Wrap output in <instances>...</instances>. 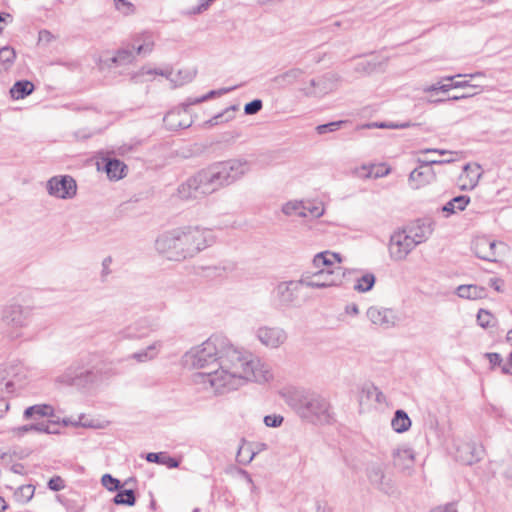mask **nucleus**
<instances>
[{"mask_svg": "<svg viewBox=\"0 0 512 512\" xmlns=\"http://www.w3.org/2000/svg\"><path fill=\"white\" fill-rule=\"evenodd\" d=\"M493 319L492 314L484 309H480L477 314V322L478 324L483 327L487 328L491 325V320Z\"/></svg>", "mask_w": 512, "mask_h": 512, "instance_id": "3c124183", "label": "nucleus"}, {"mask_svg": "<svg viewBox=\"0 0 512 512\" xmlns=\"http://www.w3.org/2000/svg\"><path fill=\"white\" fill-rule=\"evenodd\" d=\"M16 497L22 502H28L34 495V487L32 485H23L16 491Z\"/></svg>", "mask_w": 512, "mask_h": 512, "instance_id": "49530a36", "label": "nucleus"}, {"mask_svg": "<svg viewBox=\"0 0 512 512\" xmlns=\"http://www.w3.org/2000/svg\"><path fill=\"white\" fill-rule=\"evenodd\" d=\"M263 107L262 100L260 99H254L253 101L247 103L244 106V112L247 115H254L258 113Z\"/></svg>", "mask_w": 512, "mask_h": 512, "instance_id": "864d4df0", "label": "nucleus"}, {"mask_svg": "<svg viewBox=\"0 0 512 512\" xmlns=\"http://www.w3.org/2000/svg\"><path fill=\"white\" fill-rule=\"evenodd\" d=\"M346 121L340 120V121H334L327 124H321L316 127V131L318 134H326L329 132H334L338 130L342 125H344Z\"/></svg>", "mask_w": 512, "mask_h": 512, "instance_id": "a18cd8bd", "label": "nucleus"}, {"mask_svg": "<svg viewBox=\"0 0 512 512\" xmlns=\"http://www.w3.org/2000/svg\"><path fill=\"white\" fill-rule=\"evenodd\" d=\"M283 417L281 415H267L264 417V423L267 427H279L283 422Z\"/></svg>", "mask_w": 512, "mask_h": 512, "instance_id": "5fc2aeb1", "label": "nucleus"}, {"mask_svg": "<svg viewBox=\"0 0 512 512\" xmlns=\"http://www.w3.org/2000/svg\"><path fill=\"white\" fill-rule=\"evenodd\" d=\"M340 76L329 72L318 79H312L309 85L301 88V92L307 97H322L337 89L340 83Z\"/></svg>", "mask_w": 512, "mask_h": 512, "instance_id": "9b49d317", "label": "nucleus"}, {"mask_svg": "<svg viewBox=\"0 0 512 512\" xmlns=\"http://www.w3.org/2000/svg\"><path fill=\"white\" fill-rule=\"evenodd\" d=\"M431 512H458V510L454 503H448L433 508Z\"/></svg>", "mask_w": 512, "mask_h": 512, "instance_id": "680f3d73", "label": "nucleus"}, {"mask_svg": "<svg viewBox=\"0 0 512 512\" xmlns=\"http://www.w3.org/2000/svg\"><path fill=\"white\" fill-rule=\"evenodd\" d=\"M215 0H200L199 4L192 8V14H200L206 11Z\"/></svg>", "mask_w": 512, "mask_h": 512, "instance_id": "13d9d810", "label": "nucleus"}, {"mask_svg": "<svg viewBox=\"0 0 512 512\" xmlns=\"http://www.w3.org/2000/svg\"><path fill=\"white\" fill-rule=\"evenodd\" d=\"M46 187L50 196L59 199H72L77 193L76 181L68 175L50 178Z\"/></svg>", "mask_w": 512, "mask_h": 512, "instance_id": "ddd939ff", "label": "nucleus"}, {"mask_svg": "<svg viewBox=\"0 0 512 512\" xmlns=\"http://www.w3.org/2000/svg\"><path fill=\"white\" fill-rule=\"evenodd\" d=\"M366 315L374 325L384 329L394 327L399 321L397 312L392 308L371 306L367 309Z\"/></svg>", "mask_w": 512, "mask_h": 512, "instance_id": "2eb2a0df", "label": "nucleus"}, {"mask_svg": "<svg viewBox=\"0 0 512 512\" xmlns=\"http://www.w3.org/2000/svg\"><path fill=\"white\" fill-rule=\"evenodd\" d=\"M334 262H341V256L338 253L324 251L316 254L313 258L315 268L332 269Z\"/></svg>", "mask_w": 512, "mask_h": 512, "instance_id": "bb28decb", "label": "nucleus"}, {"mask_svg": "<svg viewBox=\"0 0 512 512\" xmlns=\"http://www.w3.org/2000/svg\"><path fill=\"white\" fill-rule=\"evenodd\" d=\"M115 7L124 15H131L135 11V7L132 3L127 0H114Z\"/></svg>", "mask_w": 512, "mask_h": 512, "instance_id": "8fccbe9b", "label": "nucleus"}, {"mask_svg": "<svg viewBox=\"0 0 512 512\" xmlns=\"http://www.w3.org/2000/svg\"><path fill=\"white\" fill-rule=\"evenodd\" d=\"M255 457V452H251L250 450H245L243 447H240L237 452V461L240 464H248L250 463L253 458Z\"/></svg>", "mask_w": 512, "mask_h": 512, "instance_id": "603ef678", "label": "nucleus"}, {"mask_svg": "<svg viewBox=\"0 0 512 512\" xmlns=\"http://www.w3.org/2000/svg\"><path fill=\"white\" fill-rule=\"evenodd\" d=\"M254 335L261 345L269 349L281 347L288 339L286 330L280 326L261 325Z\"/></svg>", "mask_w": 512, "mask_h": 512, "instance_id": "f8f14e48", "label": "nucleus"}, {"mask_svg": "<svg viewBox=\"0 0 512 512\" xmlns=\"http://www.w3.org/2000/svg\"><path fill=\"white\" fill-rule=\"evenodd\" d=\"M393 465L406 475H411L415 462V454L411 448L399 447L393 450Z\"/></svg>", "mask_w": 512, "mask_h": 512, "instance_id": "aec40b11", "label": "nucleus"}, {"mask_svg": "<svg viewBox=\"0 0 512 512\" xmlns=\"http://www.w3.org/2000/svg\"><path fill=\"white\" fill-rule=\"evenodd\" d=\"M54 412V409L52 406L47 404H38L33 405L25 409L24 411V418L30 419V418H37V417H48L52 416Z\"/></svg>", "mask_w": 512, "mask_h": 512, "instance_id": "72a5a7b5", "label": "nucleus"}, {"mask_svg": "<svg viewBox=\"0 0 512 512\" xmlns=\"http://www.w3.org/2000/svg\"><path fill=\"white\" fill-rule=\"evenodd\" d=\"M391 169L386 164H371V165H362L361 167L356 169V174L361 178H381L387 176L390 173Z\"/></svg>", "mask_w": 512, "mask_h": 512, "instance_id": "a878e982", "label": "nucleus"}, {"mask_svg": "<svg viewBox=\"0 0 512 512\" xmlns=\"http://www.w3.org/2000/svg\"><path fill=\"white\" fill-rule=\"evenodd\" d=\"M112 263V258L110 256L106 257L102 261V271H101V277L105 279L110 273V265Z\"/></svg>", "mask_w": 512, "mask_h": 512, "instance_id": "e2e57ef3", "label": "nucleus"}, {"mask_svg": "<svg viewBox=\"0 0 512 512\" xmlns=\"http://www.w3.org/2000/svg\"><path fill=\"white\" fill-rule=\"evenodd\" d=\"M282 212L287 216L308 217L307 206L302 201H289L282 207Z\"/></svg>", "mask_w": 512, "mask_h": 512, "instance_id": "f704fd0d", "label": "nucleus"}, {"mask_svg": "<svg viewBox=\"0 0 512 512\" xmlns=\"http://www.w3.org/2000/svg\"><path fill=\"white\" fill-rule=\"evenodd\" d=\"M181 458L171 457L168 453L162 452V465L168 468H176L179 466Z\"/></svg>", "mask_w": 512, "mask_h": 512, "instance_id": "6e6d98bb", "label": "nucleus"}, {"mask_svg": "<svg viewBox=\"0 0 512 512\" xmlns=\"http://www.w3.org/2000/svg\"><path fill=\"white\" fill-rule=\"evenodd\" d=\"M135 501V494L131 489L119 491L113 499V502L117 505L133 506Z\"/></svg>", "mask_w": 512, "mask_h": 512, "instance_id": "a19ab883", "label": "nucleus"}, {"mask_svg": "<svg viewBox=\"0 0 512 512\" xmlns=\"http://www.w3.org/2000/svg\"><path fill=\"white\" fill-rule=\"evenodd\" d=\"M162 122L169 130L187 128L190 126V120L186 108H175L162 118Z\"/></svg>", "mask_w": 512, "mask_h": 512, "instance_id": "4be33fe9", "label": "nucleus"}, {"mask_svg": "<svg viewBox=\"0 0 512 512\" xmlns=\"http://www.w3.org/2000/svg\"><path fill=\"white\" fill-rule=\"evenodd\" d=\"M376 126L379 128L404 129V128L410 127L411 124H410V122H404V123H400V124L393 123V122H390V123L382 122L380 124H377Z\"/></svg>", "mask_w": 512, "mask_h": 512, "instance_id": "bf43d9fd", "label": "nucleus"}, {"mask_svg": "<svg viewBox=\"0 0 512 512\" xmlns=\"http://www.w3.org/2000/svg\"><path fill=\"white\" fill-rule=\"evenodd\" d=\"M132 46L137 55L146 56L152 52L154 41L151 35L143 34L141 38L135 40Z\"/></svg>", "mask_w": 512, "mask_h": 512, "instance_id": "7c9ffc66", "label": "nucleus"}, {"mask_svg": "<svg viewBox=\"0 0 512 512\" xmlns=\"http://www.w3.org/2000/svg\"><path fill=\"white\" fill-rule=\"evenodd\" d=\"M470 203V197L466 195H459L452 198L445 205L442 206L441 211L447 213V216L463 211Z\"/></svg>", "mask_w": 512, "mask_h": 512, "instance_id": "cd10ccee", "label": "nucleus"}, {"mask_svg": "<svg viewBox=\"0 0 512 512\" xmlns=\"http://www.w3.org/2000/svg\"><path fill=\"white\" fill-rule=\"evenodd\" d=\"M483 447L475 442H465L460 444L456 450V459L465 465H472L481 460L483 456Z\"/></svg>", "mask_w": 512, "mask_h": 512, "instance_id": "a211bd4d", "label": "nucleus"}, {"mask_svg": "<svg viewBox=\"0 0 512 512\" xmlns=\"http://www.w3.org/2000/svg\"><path fill=\"white\" fill-rule=\"evenodd\" d=\"M96 164L98 170L103 169L110 180L122 179L127 169L122 161L111 158L109 152H99Z\"/></svg>", "mask_w": 512, "mask_h": 512, "instance_id": "dca6fc26", "label": "nucleus"}, {"mask_svg": "<svg viewBox=\"0 0 512 512\" xmlns=\"http://www.w3.org/2000/svg\"><path fill=\"white\" fill-rule=\"evenodd\" d=\"M415 242L406 230L396 231L390 237L389 254L392 260L402 261L415 248Z\"/></svg>", "mask_w": 512, "mask_h": 512, "instance_id": "4468645a", "label": "nucleus"}, {"mask_svg": "<svg viewBox=\"0 0 512 512\" xmlns=\"http://www.w3.org/2000/svg\"><path fill=\"white\" fill-rule=\"evenodd\" d=\"M249 170L250 165L246 160L231 159L215 163L189 177L178 187L177 195L182 200L205 197L233 184Z\"/></svg>", "mask_w": 512, "mask_h": 512, "instance_id": "f03ea898", "label": "nucleus"}, {"mask_svg": "<svg viewBox=\"0 0 512 512\" xmlns=\"http://www.w3.org/2000/svg\"><path fill=\"white\" fill-rule=\"evenodd\" d=\"M427 436H434L436 440H441V432L436 417L430 416L426 422Z\"/></svg>", "mask_w": 512, "mask_h": 512, "instance_id": "c03bdc74", "label": "nucleus"}, {"mask_svg": "<svg viewBox=\"0 0 512 512\" xmlns=\"http://www.w3.org/2000/svg\"><path fill=\"white\" fill-rule=\"evenodd\" d=\"M486 357L493 366L499 365L502 361V358L498 353H487Z\"/></svg>", "mask_w": 512, "mask_h": 512, "instance_id": "69168bd1", "label": "nucleus"}, {"mask_svg": "<svg viewBox=\"0 0 512 512\" xmlns=\"http://www.w3.org/2000/svg\"><path fill=\"white\" fill-rule=\"evenodd\" d=\"M453 157L444 159H418L419 168L414 169L409 175V183L413 189H419L435 179V172L432 165L452 163Z\"/></svg>", "mask_w": 512, "mask_h": 512, "instance_id": "9d476101", "label": "nucleus"}, {"mask_svg": "<svg viewBox=\"0 0 512 512\" xmlns=\"http://www.w3.org/2000/svg\"><path fill=\"white\" fill-rule=\"evenodd\" d=\"M238 110V106L237 105H232L228 108H226L223 112L215 115L214 117H212L208 123L213 126V125H217L219 123H223V122H228L230 120H232L234 117H235V112Z\"/></svg>", "mask_w": 512, "mask_h": 512, "instance_id": "ea45409f", "label": "nucleus"}, {"mask_svg": "<svg viewBox=\"0 0 512 512\" xmlns=\"http://www.w3.org/2000/svg\"><path fill=\"white\" fill-rule=\"evenodd\" d=\"M497 242L486 236H478L473 239L471 248L474 254L482 260L489 262L497 261Z\"/></svg>", "mask_w": 512, "mask_h": 512, "instance_id": "f3484780", "label": "nucleus"}, {"mask_svg": "<svg viewBox=\"0 0 512 512\" xmlns=\"http://www.w3.org/2000/svg\"><path fill=\"white\" fill-rule=\"evenodd\" d=\"M323 208L321 207H318V206H309L307 207V213H308V216H311V217H320L322 214H323Z\"/></svg>", "mask_w": 512, "mask_h": 512, "instance_id": "0e129e2a", "label": "nucleus"}, {"mask_svg": "<svg viewBox=\"0 0 512 512\" xmlns=\"http://www.w3.org/2000/svg\"><path fill=\"white\" fill-rule=\"evenodd\" d=\"M419 153L420 154L437 153L442 156H446V155L453 156V155L457 154V152H454V151L444 150V149H436V148L422 149L419 151Z\"/></svg>", "mask_w": 512, "mask_h": 512, "instance_id": "052dcab7", "label": "nucleus"}, {"mask_svg": "<svg viewBox=\"0 0 512 512\" xmlns=\"http://www.w3.org/2000/svg\"><path fill=\"white\" fill-rule=\"evenodd\" d=\"M316 512H333V508L329 506L328 504H318Z\"/></svg>", "mask_w": 512, "mask_h": 512, "instance_id": "774afa93", "label": "nucleus"}, {"mask_svg": "<svg viewBox=\"0 0 512 512\" xmlns=\"http://www.w3.org/2000/svg\"><path fill=\"white\" fill-rule=\"evenodd\" d=\"M303 74L299 68L290 69L274 78V81L281 86L294 84Z\"/></svg>", "mask_w": 512, "mask_h": 512, "instance_id": "c9c22d12", "label": "nucleus"}, {"mask_svg": "<svg viewBox=\"0 0 512 512\" xmlns=\"http://www.w3.org/2000/svg\"><path fill=\"white\" fill-rule=\"evenodd\" d=\"M34 90V85L28 80L17 81L10 89V94L13 99H23L30 95Z\"/></svg>", "mask_w": 512, "mask_h": 512, "instance_id": "473e14b6", "label": "nucleus"}, {"mask_svg": "<svg viewBox=\"0 0 512 512\" xmlns=\"http://www.w3.org/2000/svg\"><path fill=\"white\" fill-rule=\"evenodd\" d=\"M233 89L234 88H223L220 90H211L210 92H208L206 95H203L202 97H198V98H194L193 100H190L188 105H194V104L203 102L207 99L214 97L215 95H221V94L227 93Z\"/></svg>", "mask_w": 512, "mask_h": 512, "instance_id": "09e8293b", "label": "nucleus"}, {"mask_svg": "<svg viewBox=\"0 0 512 512\" xmlns=\"http://www.w3.org/2000/svg\"><path fill=\"white\" fill-rule=\"evenodd\" d=\"M30 431H36L39 433H47V434L56 433L55 430L51 429V425L43 423V422L36 423V424L23 425V426L15 428L13 430V432L17 435H23Z\"/></svg>", "mask_w": 512, "mask_h": 512, "instance_id": "e433bc0d", "label": "nucleus"}, {"mask_svg": "<svg viewBox=\"0 0 512 512\" xmlns=\"http://www.w3.org/2000/svg\"><path fill=\"white\" fill-rule=\"evenodd\" d=\"M367 476L370 483L385 494L391 495L395 487L391 479L385 476L381 466L374 464L368 468Z\"/></svg>", "mask_w": 512, "mask_h": 512, "instance_id": "6ab92c4d", "label": "nucleus"}, {"mask_svg": "<svg viewBox=\"0 0 512 512\" xmlns=\"http://www.w3.org/2000/svg\"><path fill=\"white\" fill-rule=\"evenodd\" d=\"M452 86L454 88H466V87L477 88V87H479V85L471 84L469 81H455V82H452Z\"/></svg>", "mask_w": 512, "mask_h": 512, "instance_id": "338daca9", "label": "nucleus"}, {"mask_svg": "<svg viewBox=\"0 0 512 512\" xmlns=\"http://www.w3.org/2000/svg\"><path fill=\"white\" fill-rule=\"evenodd\" d=\"M101 483L109 491H116L120 488V481L110 474H104L101 478Z\"/></svg>", "mask_w": 512, "mask_h": 512, "instance_id": "de8ad7c7", "label": "nucleus"}, {"mask_svg": "<svg viewBox=\"0 0 512 512\" xmlns=\"http://www.w3.org/2000/svg\"><path fill=\"white\" fill-rule=\"evenodd\" d=\"M195 75L196 72L193 69H179L177 71H174L173 69H162V77H165L169 81L170 88H176L191 82Z\"/></svg>", "mask_w": 512, "mask_h": 512, "instance_id": "b1692460", "label": "nucleus"}, {"mask_svg": "<svg viewBox=\"0 0 512 512\" xmlns=\"http://www.w3.org/2000/svg\"><path fill=\"white\" fill-rule=\"evenodd\" d=\"M31 309L18 303H11L3 307L1 312L2 322L10 328L13 339L23 336L22 330L29 326Z\"/></svg>", "mask_w": 512, "mask_h": 512, "instance_id": "423d86ee", "label": "nucleus"}, {"mask_svg": "<svg viewBox=\"0 0 512 512\" xmlns=\"http://www.w3.org/2000/svg\"><path fill=\"white\" fill-rule=\"evenodd\" d=\"M98 378L99 370L96 368L73 364L62 375L58 376L56 381L65 385L87 387L96 382Z\"/></svg>", "mask_w": 512, "mask_h": 512, "instance_id": "1a4fd4ad", "label": "nucleus"}, {"mask_svg": "<svg viewBox=\"0 0 512 512\" xmlns=\"http://www.w3.org/2000/svg\"><path fill=\"white\" fill-rule=\"evenodd\" d=\"M457 295L461 298L476 300L483 298L486 293L483 287L477 285H460L457 288Z\"/></svg>", "mask_w": 512, "mask_h": 512, "instance_id": "c756f323", "label": "nucleus"}, {"mask_svg": "<svg viewBox=\"0 0 512 512\" xmlns=\"http://www.w3.org/2000/svg\"><path fill=\"white\" fill-rule=\"evenodd\" d=\"M287 403L302 418L314 424H328L332 420L329 402L321 395L304 390H293Z\"/></svg>", "mask_w": 512, "mask_h": 512, "instance_id": "39448f33", "label": "nucleus"}, {"mask_svg": "<svg viewBox=\"0 0 512 512\" xmlns=\"http://www.w3.org/2000/svg\"><path fill=\"white\" fill-rule=\"evenodd\" d=\"M16 58L15 50L9 46L0 49V72L8 71Z\"/></svg>", "mask_w": 512, "mask_h": 512, "instance_id": "4c0bfd02", "label": "nucleus"}, {"mask_svg": "<svg viewBox=\"0 0 512 512\" xmlns=\"http://www.w3.org/2000/svg\"><path fill=\"white\" fill-rule=\"evenodd\" d=\"M302 286H305L302 278L278 283L273 291L276 306L281 309L298 307L300 305L299 293Z\"/></svg>", "mask_w": 512, "mask_h": 512, "instance_id": "6e6552de", "label": "nucleus"}, {"mask_svg": "<svg viewBox=\"0 0 512 512\" xmlns=\"http://www.w3.org/2000/svg\"><path fill=\"white\" fill-rule=\"evenodd\" d=\"M159 348L157 344L148 346L145 350L133 354V358L138 362H145L158 356Z\"/></svg>", "mask_w": 512, "mask_h": 512, "instance_id": "79ce46f5", "label": "nucleus"}, {"mask_svg": "<svg viewBox=\"0 0 512 512\" xmlns=\"http://www.w3.org/2000/svg\"><path fill=\"white\" fill-rule=\"evenodd\" d=\"M249 170L250 165L246 160L231 159L215 163L189 177L178 187L177 195L182 200L205 197L233 184Z\"/></svg>", "mask_w": 512, "mask_h": 512, "instance_id": "7ed1b4c3", "label": "nucleus"}, {"mask_svg": "<svg viewBox=\"0 0 512 512\" xmlns=\"http://www.w3.org/2000/svg\"><path fill=\"white\" fill-rule=\"evenodd\" d=\"M376 282V277L373 273H365L361 277L356 279L354 290L360 293L370 291Z\"/></svg>", "mask_w": 512, "mask_h": 512, "instance_id": "58836bf2", "label": "nucleus"}, {"mask_svg": "<svg viewBox=\"0 0 512 512\" xmlns=\"http://www.w3.org/2000/svg\"><path fill=\"white\" fill-rule=\"evenodd\" d=\"M387 62L388 58L380 59L378 57L360 60L355 63L354 71L361 75H370L377 71H384Z\"/></svg>", "mask_w": 512, "mask_h": 512, "instance_id": "393cba45", "label": "nucleus"}, {"mask_svg": "<svg viewBox=\"0 0 512 512\" xmlns=\"http://www.w3.org/2000/svg\"><path fill=\"white\" fill-rule=\"evenodd\" d=\"M15 383L6 368L0 367V417L9 409L7 397L14 393Z\"/></svg>", "mask_w": 512, "mask_h": 512, "instance_id": "412c9836", "label": "nucleus"}, {"mask_svg": "<svg viewBox=\"0 0 512 512\" xmlns=\"http://www.w3.org/2000/svg\"><path fill=\"white\" fill-rule=\"evenodd\" d=\"M391 426L395 432L403 433L411 427V420L404 410H397L392 418Z\"/></svg>", "mask_w": 512, "mask_h": 512, "instance_id": "2f4dec72", "label": "nucleus"}, {"mask_svg": "<svg viewBox=\"0 0 512 512\" xmlns=\"http://www.w3.org/2000/svg\"><path fill=\"white\" fill-rule=\"evenodd\" d=\"M434 227L431 220L417 221L409 228L407 234L411 237L415 246L425 242L433 233Z\"/></svg>", "mask_w": 512, "mask_h": 512, "instance_id": "5701e85b", "label": "nucleus"}, {"mask_svg": "<svg viewBox=\"0 0 512 512\" xmlns=\"http://www.w3.org/2000/svg\"><path fill=\"white\" fill-rule=\"evenodd\" d=\"M464 172L467 174V176L470 179V187L471 188L475 187L482 175L480 165L467 164L464 167Z\"/></svg>", "mask_w": 512, "mask_h": 512, "instance_id": "37998d69", "label": "nucleus"}, {"mask_svg": "<svg viewBox=\"0 0 512 512\" xmlns=\"http://www.w3.org/2000/svg\"><path fill=\"white\" fill-rule=\"evenodd\" d=\"M134 56L135 51L132 46L131 49H120L113 57L105 60V63L108 67H111L113 64L116 66H124L132 63Z\"/></svg>", "mask_w": 512, "mask_h": 512, "instance_id": "c85d7f7f", "label": "nucleus"}, {"mask_svg": "<svg viewBox=\"0 0 512 512\" xmlns=\"http://www.w3.org/2000/svg\"><path fill=\"white\" fill-rule=\"evenodd\" d=\"M182 364L190 369H207L195 373L193 381L217 394L236 390L246 381L265 383L273 378L268 364L234 347L219 334L188 350L182 356Z\"/></svg>", "mask_w": 512, "mask_h": 512, "instance_id": "f257e3e1", "label": "nucleus"}, {"mask_svg": "<svg viewBox=\"0 0 512 512\" xmlns=\"http://www.w3.org/2000/svg\"><path fill=\"white\" fill-rule=\"evenodd\" d=\"M215 241L211 230L198 226L177 227L162 237V257L170 261H182L193 257Z\"/></svg>", "mask_w": 512, "mask_h": 512, "instance_id": "20e7f679", "label": "nucleus"}, {"mask_svg": "<svg viewBox=\"0 0 512 512\" xmlns=\"http://www.w3.org/2000/svg\"><path fill=\"white\" fill-rule=\"evenodd\" d=\"M49 489L53 491H60L64 489V481L60 476L52 477L48 482Z\"/></svg>", "mask_w": 512, "mask_h": 512, "instance_id": "4d7b16f0", "label": "nucleus"}, {"mask_svg": "<svg viewBox=\"0 0 512 512\" xmlns=\"http://www.w3.org/2000/svg\"><path fill=\"white\" fill-rule=\"evenodd\" d=\"M319 270L309 274L302 275V282L306 287L310 288H326L331 286H339L343 283L347 270L338 266L334 269L318 268Z\"/></svg>", "mask_w": 512, "mask_h": 512, "instance_id": "0eeeda50", "label": "nucleus"}]
</instances>
